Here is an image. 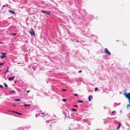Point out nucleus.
Returning a JSON list of instances; mask_svg holds the SVG:
<instances>
[{
	"instance_id": "obj_1",
	"label": "nucleus",
	"mask_w": 130,
	"mask_h": 130,
	"mask_svg": "<svg viewBox=\"0 0 130 130\" xmlns=\"http://www.w3.org/2000/svg\"><path fill=\"white\" fill-rule=\"evenodd\" d=\"M124 95L125 96L126 98L128 99L130 104L127 105V108H128L129 107H130V92L128 93H124Z\"/></svg>"
},
{
	"instance_id": "obj_2",
	"label": "nucleus",
	"mask_w": 130,
	"mask_h": 130,
	"mask_svg": "<svg viewBox=\"0 0 130 130\" xmlns=\"http://www.w3.org/2000/svg\"><path fill=\"white\" fill-rule=\"evenodd\" d=\"M104 52L106 54L108 55H111L110 52L108 51V49L106 48L105 49Z\"/></svg>"
},
{
	"instance_id": "obj_3",
	"label": "nucleus",
	"mask_w": 130,
	"mask_h": 130,
	"mask_svg": "<svg viewBox=\"0 0 130 130\" xmlns=\"http://www.w3.org/2000/svg\"><path fill=\"white\" fill-rule=\"evenodd\" d=\"M30 33L32 35L35 36L34 31L32 29H31V30L30 31Z\"/></svg>"
},
{
	"instance_id": "obj_4",
	"label": "nucleus",
	"mask_w": 130,
	"mask_h": 130,
	"mask_svg": "<svg viewBox=\"0 0 130 130\" xmlns=\"http://www.w3.org/2000/svg\"><path fill=\"white\" fill-rule=\"evenodd\" d=\"M6 53H2V55L1 56L0 58H1L3 59L6 57Z\"/></svg>"
},
{
	"instance_id": "obj_5",
	"label": "nucleus",
	"mask_w": 130,
	"mask_h": 130,
	"mask_svg": "<svg viewBox=\"0 0 130 130\" xmlns=\"http://www.w3.org/2000/svg\"><path fill=\"white\" fill-rule=\"evenodd\" d=\"M93 98L92 95H89L88 98V99L89 101H90Z\"/></svg>"
},
{
	"instance_id": "obj_6",
	"label": "nucleus",
	"mask_w": 130,
	"mask_h": 130,
	"mask_svg": "<svg viewBox=\"0 0 130 130\" xmlns=\"http://www.w3.org/2000/svg\"><path fill=\"white\" fill-rule=\"evenodd\" d=\"M14 78V77H12L9 78L8 79L9 81H11L13 80Z\"/></svg>"
},
{
	"instance_id": "obj_7",
	"label": "nucleus",
	"mask_w": 130,
	"mask_h": 130,
	"mask_svg": "<svg viewBox=\"0 0 130 130\" xmlns=\"http://www.w3.org/2000/svg\"><path fill=\"white\" fill-rule=\"evenodd\" d=\"M41 12H43V13H46L48 15H49L50 14L49 12H47L45 11H44V10H41Z\"/></svg>"
},
{
	"instance_id": "obj_8",
	"label": "nucleus",
	"mask_w": 130,
	"mask_h": 130,
	"mask_svg": "<svg viewBox=\"0 0 130 130\" xmlns=\"http://www.w3.org/2000/svg\"><path fill=\"white\" fill-rule=\"evenodd\" d=\"M24 105L25 106V107H27V106H30V104H25L24 103H23Z\"/></svg>"
},
{
	"instance_id": "obj_9",
	"label": "nucleus",
	"mask_w": 130,
	"mask_h": 130,
	"mask_svg": "<svg viewBox=\"0 0 130 130\" xmlns=\"http://www.w3.org/2000/svg\"><path fill=\"white\" fill-rule=\"evenodd\" d=\"M120 126H121V124H120V123H119V125L118 126L117 128V130H118L120 128Z\"/></svg>"
},
{
	"instance_id": "obj_10",
	"label": "nucleus",
	"mask_w": 130,
	"mask_h": 130,
	"mask_svg": "<svg viewBox=\"0 0 130 130\" xmlns=\"http://www.w3.org/2000/svg\"><path fill=\"white\" fill-rule=\"evenodd\" d=\"M9 71V68L8 67H7V69L6 71L4 73V74H5L8 72Z\"/></svg>"
},
{
	"instance_id": "obj_11",
	"label": "nucleus",
	"mask_w": 130,
	"mask_h": 130,
	"mask_svg": "<svg viewBox=\"0 0 130 130\" xmlns=\"http://www.w3.org/2000/svg\"><path fill=\"white\" fill-rule=\"evenodd\" d=\"M9 11L10 13L14 14H15V12L13 11H11V10H9Z\"/></svg>"
},
{
	"instance_id": "obj_12",
	"label": "nucleus",
	"mask_w": 130,
	"mask_h": 130,
	"mask_svg": "<svg viewBox=\"0 0 130 130\" xmlns=\"http://www.w3.org/2000/svg\"><path fill=\"white\" fill-rule=\"evenodd\" d=\"M10 93H15L16 92L14 90H13L12 91H9Z\"/></svg>"
},
{
	"instance_id": "obj_13",
	"label": "nucleus",
	"mask_w": 130,
	"mask_h": 130,
	"mask_svg": "<svg viewBox=\"0 0 130 130\" xmlns=\"http://www.w3.org/2000/svg\"><path fill=\"white\" fill-rule=\"evenodd\" d=\"M21 101V100L19 99H16L15 100V101Z\"/></svg>"
},
{
	"instance_id": "obj_14",
	"label": "nucleus",
	"mask_w": 130,
	"mask_h": 130,
	"mask_svg": "<svg viewBox=\"0 0 130 130\" xmlns=\"http://www.w3.org/2000/svg\"><path fill=\"white\" fill-rule=\"evenodd\" d=\"M4 85L6 87H8V86L5 83L4 84Z\"/></svg>"
},
{
	"instance_id": "obj_15",
	"label": "nucleus",
	"mask_w": 130,
	"mask_h": 130,
	"mask_svg": "<svg viewBox=\"0 0 130 130\" xmlns=\"http://www.w3.org/2000/svg\"><path fill=\"white\" fill-rule=\"evenodd\" d=\"M16 113L17 114H18V115H22V114L21 113H19L17 112H16Z\"/></svg>"
},
{
	"instance_id": "obj_16",
	"label": "nucleus",
	"mask_w": 130,
	"mask_h": 130,
	"mask_svg": "<svg viewBox=\"0 0 130 130\" xmlns=\"http://www.w3.org/2000/svg\"><path fill=\"white\" fill-rule=\"evenodd\" d=\"M62 100L63 102H65L67 100L66 99H63Z\"/></svg>"
},
{
	"instance_id": "obj_17",
	"label": "nucleus",
	"mask_w": 130,
	"mask_h": 130,
	"mask_svg": "<svg viewBox=\"0 0 130 130\" xmlns=\"http://www.w3.org/2000/svg\"><path fill=\"white\" fill-rule=\"evenodd\" d=\"M98 90V88L97 87H96L95 88V90L96 91Z\"/></svg>"
},
{
	"instance_id": "obj_18",
	"label": "nucleus",
	"mask_w": 130,
	"mask_h": 130,
	"mask_svg": "<svg viewBox=\"0 0 130 130\" xmlns=\"http://www.w3.org/2000/svg\"><path fill=\"white\" fill-rule=\"evenodd\" d=\"M78 102L80 103H82L83 101L81 100H78Z\"/></svg>"
},
{
	"instance_id": "obj_19",
	"label": "nucleus",
	"mask_w": 130,
	"mask_h": 130,
	"mask_svg": "<svg viewBox=\"0 0 130 130\" xmlns=\"http://www.w3.org/2000/svg\"><path fill=\"white\" fill-rule=\"evenodd\" d=\"M72 111H76V109H72Z\"/></svg>"
},
{
	"instance_id": "obj_20",
	"label": "nucleus",
	"mask_w": 130,
	"mask_h": 130,
	"mask_svg": "<svg viewBox=\"0 0 130 130\" xmlns=\"http://www.w3.org/2000/svg\"><path fill=\"white\" fill-rule=\"evenodd\" d=\"M17 35L16 33H14V34H12V36L15 35Z\"/></svg>"
},
{
	"instance_id": "obj_21",
	"label": "nucleus",
	"mask_w": 130,
	"mask_h": 130,
	"mask_svg": "<svg viewBox=\"0 0 130 130\" xmlns=\"http://www.w3.org/2000/svg\"><path fill=\"white\" fill-rule=\"evenodd\" d=\"M4 63H0V66L3 65Z\"/></svg>"
},
{
	"instance_id": "obj_22",
	"label": "nucleus",
	"mask_w": 130,
	"mask_h": 130,
	"mask_svg": "<svg viewBox=\"0 0 130 130\" xmlns=\"http://www.w3.org/2000/svg\"><path fill=\"white\" fill-rule=\"evenodd\" d=\"M67 90L66 89H62V91H65Z\"/></svg>"
},
{
	"instance_id": "obj_23",
	"label": "nucleus",
	"mask_w": 130,
	"mask_h": 130,
	"mask_svg": "<svg viewBox=\"0 0 130 130\" xmlns=\"http://www.w3.org/2000/svg\"><path fill=\"white\" fill-rule=\"evenodd\" d=\"M3 87V86L2 85H0V88H2Z\"/></svg>"
},
{
	"instance_id": "obj_24",
	"label": "nucleus",
	"mask_w": 130,
	"mask_h": 130,
	"mask_svg": "<svg viewBox=\"0 0 130 130\" xmlns=\"http://www.w3.org/2000/svg\"><path fill=\"white\" fill-rule=\"evenodd\" d=\"M11 112H14V113H16V112L15 111H11Z\"/></svg>"
},
{
	"instance_id": "obj_25",
	"label": "nucleus",
	"mask_w": 130,
	"mask_h": 130,
	"mask_svg": "<svg viewBox=\"0 0 130 130\" xmlns=\"http://www.w3.org/2000/svg\"><path fill=\"white\" fill-rule=\"evenodd\" d=\"M74 95L75 96H76L77 95V94H74Z\"/></svg>"
},
{
	"instance_id": "obj_26",
	"label": "nucleus",
	"mask_w": 130,
	"mask_h": 130,
	"mask_svg": "<svg viewBox=\"0 0 130 130\" xmlns=\"http://www.w3.org/2000/svg\"><path fill=\"white\" fill-rule=\"evenodd\" d=\"M73 106L77 107H78V106H77V105H74Z\"/></svg>"
},
{
	"instance_id": "obj_27",
	"label": "nucleus",
	"mask_w": 130,
	"mask_h": 130,
	"mask_svg": "<svg viewBox=\"0 0 130 130\" xmlns=\"http://www.w3.org/2000/svg\"><path fill=\"white\" fill-rule=\"evenodd\" d=\"M30 92V91L29 90H27V91L26 92L27 93H28Z\"/></svg>"
},
{
	"instance_id": "obj_28",
	"label": "nucleus",
	"mask_w": 130,
	"mask_h": 130,
	"mask_svg": "<svg viewBox=\"0 0 130 130\" xmlns=\"http://www.w3.org/2000/svg\"><path fill=\"white\" fill-rule=\"evenodd\" d=\"M82 70H80L79 71V73H81L82 72Z\"/></svg>"
},
{
	"instance_id": "obj_29",
	"label": "nucleus",
	"mask_w": 130,
	"mask_h": 130,
	"mask_svg": "<svg viewBox=\"0 0 130 130\" xmlns=\"http://www.w3.org/2000/svg\"><path fill=\"white\" fill-rule=\"evenodd\" d=\"M44 112H42V113H41V114H42V115H43V114H44Z\"/></svg>"
},
{
	"instance_id": "obj_30",
	"label": "nucleus",
	"mask_w": 130,
	"mask_h": 130,
	"mask_svg": "<svg viewBox=\"0 0 130 130\" xmlns=\"http://www.w3.org/2000/svg\"><path fill=\"white\" fill-rule=\"evenodd\" d=\"M5 5H4L3 6V8L4 7H5Z\"/></svg>"
},
{
	"instance_id": "obj_31",
	"label": "nucleus",
	"mask_w": 130,
	"mask_h": 130,
	"mask_svg": "<svg viewBox=\"0 0 130 130\" xmlns=\"http://www.w3.org/2000/svg\"><path fill=\"white\" fill-rule=\"evenodd\" d=\"M114 113V111H113L112 112V113Z\"/></svg>"
},
{
	"instance_id": "obj_32",
	"label": "nucleus",
	"mask_w": 130,
	"mask_h": 130,
	"mask_svg": "<svg viewBox=\"0 0 130 130\" xmlns=\"http://www.w3.org/2000/svg\"><path fill=\"white\" fill-rule=\"evenodd\" d=\"M9 111V112H11V110H9V111Z\"/></svg>"
},
{
	"instance_id": "obj_33",
	"label": "nucleus",
	"mask_w": 130,
	"mask_h": 130,
	"mask_svg": "<svg viewBox=\"0 0 130 130\" xmlns=\"http://www.w3.org/2000/svg\"><path fill=\"white\" fill-rule=\"evenodd\" d=\"M2 43V42H0V43Z\"/></svg>"
},
{
	"instance_id": "obj_34",
	"label": "nucleus",
	"mask_w": 130,
	"mask_h": 130,
	"mask_svg": "<svg viewBox=\"0 0 130 130\" xmlns=\"http://www.w3.org/2000/svg\"><path fill=\"white\" fill-rule=\"evenodd\" d=\"M51 126V125H50V126Z\"/></svg>"
},
{
	"instance_id": "obj_35",
	"label": "nucleus",
	"mask_w": 130,
	"mask_h": 130,
	"mask_svg": "<svg viewBox=\"0 0 130 130\" xmlns=\"http://www.w3.org/2000/svg\"><path fill=\"white\" fill-rule=\"evenodd\" d=\"M13 106H15L14 105H13Z\"/></svg>"
},
{
	"instance_id": "obj_36",
	"label": "nucleus",
	"mask_w": 130,
	"mask_h": 130,
	"mask_svg": "<svg viewBox=\"0 0 130 130\" xmlns=\"http://www.w3.org/2000/svg\"><path fill=\"white\" fill-rule=\"evenodd\" d=\"M14 82H15V83H16V82L15 81Z\"/></svg>"
},
{
	"instance_id": "obj_37",
	"label": "nucleus",
	"mask_w": 130,
	"mask_h": 130,
	"mask_svg": "<svg viewBox=\"0 0 130 130\" xmlns=\"http://www.w3.org/2000/svg\"><path fill=\"white\" fill-rule=\"evenodd\" d=\"M129 64H130V62L129 63Z\"/></svg>"
},
{
	"instance_id": "obj_38",
	"label": "nucleus",
	"mask_w": 130,
	"mask_h": 130,
	"mask_svg": "<svg viewBox=\"0 0 130 130\" xmlns=\"http://www.w3.org/2000/svg\"><path fill=\"white\" fill-rule=\"evenodd\" d=\"M0 71H1V70H0Z\"/></svg>"
}]
</instances>
